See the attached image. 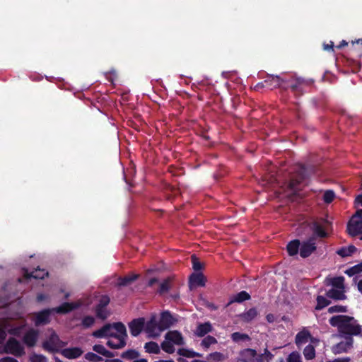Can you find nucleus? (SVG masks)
<instances>
[{"mask_svg": "<svg viewBox=\"0 0 362 362\" xmlns=\"http://www.w3.org/2000/svg\"><path fill=\"white\" fill-rule=\"evenodd\" d=\"M329 322L332 327H337L339 332L344 337L361 336L362 334V326L357 323L354 317L334 315L329 320Z\"/></svg>", "mask_w": 362, "mask_h": 362, "instance_id": "obj_1", "label": "nucleus"}, {"mask_svg": "<svg viewBox=\"0 0 362 362\" xmlns=\"http://www.w3.org/2000/svg\"><path fill=\"white\" fill-rule=\"evenodd\" d=\"M126 329L125 325L121 322L107 323L94 331L92 335L95 338L117 337L119 333L126 335Z\"/></svg>", "mask_w": 362, "mask_h": 362, "instance_id": "obj_2", "label": "nucleus"}, {"mask_svg": "<svg viewBox=\"0 0 362 362\" xmlns=\"http://www.w3.org/2000/svg\"><path fill=\"white\" fill-rule=\"evenodd\" d=\"M308 175L304 165H299L295 172L291 175L288 184V188L293 194H296L300 189L301 184L305 180Z\"/></svg>", "mask_w": 362, "mask_h": 362, "instance_id": "obj_3", "label": "nucleus"}, {"mask_svg": "<svg viewBox=\"0 0 362 362\" xmlns=\"http://www.w3.org/2000/svg\"><path fill=\"white\" fill-rule=\"evenodd\" d=\"M66 344V342L62 341L58 334L52 331L48 339L42 342V347L49 353H57L59 352V348L64 347Z\"/></svg>", "mask_w": 362, "mask_h": 362, "instance_id": "obj_4", "label": "nucleus"}, {"mask_svg": "<svg viewBox=\"0 0 362 362\" xmlns=\"http://www.w3.org/2000/svg\"><path fill=\"white\" fill-rule=\"evenodd\" d=\"M305 81L301 78L291 77L288 79H286L284 82V89H291L292 93L296 96H300L304 93V86Z\"/></svg>", "mask_w": 362, "mask_h": 362, "instance_id": "obj_5", "label": "nucleus"}, {"mask_svg": "<svg viewBox=\"0 0 362 362\" xmlns=\"http://www.w3.org/2000/svg\"><path fill=\"white\" fill-rule=\"evenodd\" d=\"M5 352L12 354L17 357H21L25 354L23 346L13 337H10L4 346Z\"/></svg>", "mask_w": 362, "mask_h": 362, "instance_id": "obj_6", "label": "nucleus"}, {"mask_svg": "<svg viewBox=\"0 0 362 362\" xmlns=\"http://www.w3.org/2000/svg\"><path fill=\"white\" fill-rule=\"evenodd\" d=\"M346 230L351 237L361 235L360 240H362V219L354 214L347 223Z\"/></svg>", "mask_w": 362, "mask_h": 362, "instance_id": "obj_7", "label": "nucleus"}, {"mask_svg": "<svg viewBox=\"0 0 362 362\" xmlns=\"http://www.w3.org/2000/svg\"><path fill=\"white\" fill-rule=\"evenodd\" d=\"M317 250L315 236H310L305 241L300 243V255L303 258L310 257Z\"/></svg>", "mask_w": 362, "mask_h": 362, "instance_id": "obj_8", "label": "nucleus"}, {"mask_svg": "<svg viewBox=\"0 0 362 362\" xmlns=\"http://www.w3.org/2000/svg\"><path fill=\"white\" fill-rule=\"evenodd\" d=\"M110 299L107 295L101 296L95 309V315L98 318L103 320H105L107 318L109 313L107 312L106 307L110 303Z\"/></svg>", "mask_w": 362, "mask_h": 362, "instance_id": "obj_9", "label": "nucleus"}, {"mask_svg": "<svg viewBox=\"0 0 362 362\" xmlns=\"http://www.w3.org/2000/svg\"><path fill=\"white\" fill-rule=\"evenodd\" d=\"M286 78H281L278 75L267 74L264 80V83L267 88L273 90L274 88H281L284 89Z\"/></svg>", "mask_w": 362, "mask_h": 362, "instance_id": "obj_10", "label": "nucleus"}, {"mask_svg": "<svg viewBox=\"0 0 362 362\" xmlns=\"http://www.w3.org/2000/svg\"><path fill=\"white\" fill-rule=\"evenodd\" d=\"M160 325L155 317H152L144 326L145 332L150 337H158L162 331H160Z\"/></svg>", "mask_w": 362, "mask_h": 362, "instance_id": "obj_11", "label": "nucleus"}, {"mask_svg": "<svg viewBox=\"0 0 362 362\" xmlns=\"http://www.w3.org/2000/svg\"><path fill=\"white\" fill-rule=\"evenodd\" d=\"M345 341H340L332 346V351L334 354H339L341 353L347 352L354 344L353 337H345Z\"/></svg>", "mask_w": 362, "mask_h": 362, "instance_id": "obj_12", "label": "nucleus"}, {"mask_svg": "<svg viewBox=\"0 0 362 362\" xmlns=\"http://www.w3.org/2000/svg\"><path fill=\"white\" fill-rule=\"evenodd\" d=\"M145 320L144 317L134 319L129 323L130 333L133 337H137L144 329Z\"/></svg>", "mask_w": 362, "mask_h": 362, "instance_id": "obj_13", "label": "nucleus"}, {"mask_svg": "<svg viewBox=\"0 0 362 362\" xmlns=\"http://www.w3.org/2000/svg\"><path fill=\"white\" fill-rule=\"evenodd\" d=\"M39 336V332L35 329H29L23 336V341L28 347L35 346Z\"/></svg>", "mask_w": 362, "mask_h": 362, "instance_id": "obj_14", "label": "nucleus"}, {"mask_svg": "<svg viewBox=\"0 0 362 362\" xmlns=\"http://www.w3.org/2000/svg\"><path fill=\"white\" fill-rule=\"evenodd\" d=\"M174 319L169 311H163L159 320L160 331H164L170 327L173 324Z\"/></svg>", "mask_w": 362, "mask_h": 362, "instance_id": "obj_15", "label": "nucleus"}, {"mask_svg": "<svg viewBox=\"0 0 362 362\" xmlns=\"http://www.w3.org/2000/svg\"><path fill=\"white\" fill-rule=\"evenodd\" d=\"M127 333L126 332V335H123L122 334H118L117 337H113L117 340V342H115L113 340H108L106 343L107 346L113 349H120L124 348L127 344Z\"/></svg>", "mask_w": 362, "mask_h": 362, "instance_id": "obj_16", "label": "nucleus"}, {"mask_svg": "<svg viewBox=\"0 0 362 362\" xmlns=\"http://www.w3.org/2000/svg\"><path fill=\"white\" fill-rule=\"evenodd\" d=\"M51 311L49 309H45L35 314V325L40 326L49 322V316Z\"/></svg>", "mask_w": 362, "mask_h": 362, "instance_id": "obj_17", "label": "nucleus"}, {"mask_svg": "<svg viewBox=\"0 0 362 362\" xmlns=\"http://www.w3.org/2000/svg\"><path fill=\"white\" fill-rule=\"evenodd\" d=\"M83 351L80 347L64 349L61 351V354L68 359H76L80 357Z\"/></svg>", "mask_w": 362, "mask_h": 362, "instance_id": "obj_18", "label": "nucleus"}, {"mask_svg": "<svg viewBox=\"0 0 362 362\" xmlns=\"http://www.w3.org/2000/svg\"><path fill=\"white\" fill-rule=\"evenodd\" d=\"M206 279L202 272L193 273L189 277L190 286H204Z\"/></svg>", "mask_w": 362, "mask_h": 362, "instance_id": "obj_19", "label": "nucleus"}, {"mask_svg": "<svg viewBox=\"0 0 362 362\" xmlns=\"http://www.w3.org/2000/svg\"><path fill=\"white\" fill-rule=\"evenodd\" d=\"M165 339L176 345H183L184 340L182 334L177 331H170L165 334Z\"/></svg>", "mask_w": 362, "mask_h": 362, "instance_id": "obj_20", "label": "nucleus"}, {"mask_svg": "<svg viewBox=\"0 0 362 362\" xmlns=\"http://www.w3.org/2000/svg\"><path fill=\"white\" fill-rule=\"evenodd\" d=\"M310 228L313 232V234L311 236H315V242L317 237L324 238L327 236V233H326L323 227L317 221H313L311 223Z\"/></svg>", "mask_w": 362, "mask_h": 362, "instance_id": "obj_21", "label": "nucleus"}, {"mask_svg": "<svg viewBox=\"0 0 362 362\" xmlns=\"http://www.w3.org/2000/svg\"><path fill=\"white\" fill-rule=\"evenodd\" d=\"M78 306V305L76 303L65 302L61 304L59 306L54 308V310L57 313L66 314L76 309Z\"/></svg>", "mask_w": 362, "mask_h": 362, "instance_id": "obj_22", "label": "nucleus"}, {"mask_svg": "<svg viewBox=\"0 0 362 362\" xmlns=\"http://www.w3.org/2000/svg\"><path fill=\"white\" fill-rule=\"evenodd\" d=\"M212 330L211 324L209 322L204 323H199L196 330L194 331V334L196 336L199 337H204L208 333L211 332Z\"/></svg>", "mask_w": 362, "mask_h": 362, "instance_id": "obj_23", "label": "nucleus"}, {"mask_svg": "<svg viewBox=\"0 0 362 362\" xmlns=\"http://www.w3.org/2000/svg\"><path fill=\"white\" fill-rule=\"evenodd\" d=\"M300 241L295 239L290 241L286 245L287 252L289 256H295L300 252Z\"/></svg>", "mask_w": 362, "mask_h": 362, "instance_id": "obj_24", "label": "nucleus"}, {"mask_svg": "<svg viewBox=\"0 0 362 362\" xmlns=\"http://www.w3.org/2000/svg\"><path fill=\"white\" fill-rule=\"evenodd\" d=\"M48 276V272L46 271L44 269H40L37 267L35 270H33L32 272L28 273V272H25V276L26 278H34L35 279H43L45 277Z\"/></svg>", "mask_w": 362, "mask_h": 362, "instance_id": "obj_25", "label": "nucleus"}, {"mask_svg": "<svg viewBox=\"0 0 362 362\" xmlns=\"http://www.w3.org/2000/svg\"><path fill=\"white\" fill-rule=\"evenodd\" d=\"M258 315V312L256 308H252L246 312L240 315V318L245 322H250L254 320Z\"/></svg>", "mask_w": 362, "mask_h": 362, "instance_id": "obj_26", "label": "nucleus"}, {"mask_svg": "<svg viewBox=\"0 0 362 362\" xmlns=\"http://www.w3.org/2000/svg\"><path fill=\"white\" fill-rule=\"evenodd\" d=\"M239 356L243 357L248 362H253V358L257 356V351L253 349L247 348L241 350Z\"/></svg>", "mask_w": 362, "mask_h": 362, "instance_id": "obj_27", "label": "nucleus"}, {"mask_svg": "<svg viewBox=\"0 0 362 362\" xmlns=\"http://www.w3.org/2000/svg\"><path fill=\"white\" fill-rule=\"evenodd\" d=\"M93 350L97 354H100L107 358H113L115 356V353L107 350L105 347L101 344L93 345Z\"/></svg>", "mask_w": 362, "mask_h": 362, "instance_id": "obj_28", "label": "nucleus"}, {"mask_svg": "<svg viewBox=\"0 0 362 362\" xmlns=\"http://www.w3.org/2000/svg\"><path fill=\"white\" fill-rule=\"evenodd\" d=\"M310 337V332L308 330L303 329L296 334L295 342L297 346H299L303 343H305Z\"/></svg>", "mask_w": 362, "mask_h": 362, "instance_id": "obj_29", "label": "nucleus"}, {"mask_svg": "<svg viewBox=\"0 0 362 362\" xmlns=\"http://www.w3.org/2000/svg\"><path fill=\"white\" fill-rule=\"evenodd\" d=\"M356 247L354 245H349V247H342L337 251V254L341 257L351 256L356 251Z\"/></svg>", "mask_w": 362, "mask_h": 362, "instance_id": "obj_30", "label": "nucleus"}, {"mask_svg": "<svg viewBox=\"0 0 362 362\" xmlns=\"http://www.w3.org/2000/svg\"><path fill=\"white\" fill-rule=\"evenodd\" d=\"M172 281L173 279L171 277H168L164 279L160 284L158 293L162 295L169 291L171 288Z\"/></svg>", "mask_w": 362, "mask_h": 362, "instance_id": "obj_31", "label": "nucleus"}, {"mask_svg": "<svg viewBox=\"0 0 362 362\" xmlns=\"http://www.w3.org/2000/svg\"><path fill=\"white\" fill-rule=\"evenodd\" d=\"M327 296L328 298L334 299V300H344L346 298V296L343 291H339L334 288L329 289L327 293Z\"/></svg>", "mask_w": 362, "mask_h": 362, "instance_id": "obj_32", "label": "nucleus"}, {"mask_svg": "<svg viewBox=\"0 0 362 362\" xmlns=\"http://www.w3.org/2000/svg\"><path fill=\"white\" fill-rule=\"evenodd\" d=\"M139 277L137 274H133L132 276H126L124 277H120L118 279V285L119 286H127L130 285L132 282L136 281Z\"/></svg>", "mask_w": 362, "mask_h": 362, "instance_id": "obj_33", "label": "nucleus"}, {"mask_svg": "<svg viewBox=\"0 0 362 362\" xmlns=\"http://www.w3.org/2000/svg\"><path fill=\"white\" fill-rule=\"evenodd\" d=\"M145 351L148 354H158L160 353V347L155 341L146 342L144 344Z\"/></svg>", "mask_w": 362, "mask_h": 362, "instance_id": "obj_34", "label": "nucleus"}, {"mask_svg": "<svg viewBox=\"0 0 362 362\" xmlns=\"http://www.w3.org/2000/svg\"><path fill=\"white\" fill-rule=\"evenodd\" d=\"M140 356V354L135 349H128L122 353L121 357L127 360H136Z\"/></svg>", "mask_w": 362, "mask_h": 362, "instance_id": "obj_35", "label": "nucleus"}, {"mask_svg": "<svg viewBox=\"0 0 362 362\" xmlns=\"http://www.w3.org/2000/svg\"><path fill=\"white\" fill-rule=\"evenodd\" d=\"M250 295L247 291H242L233 296V299L230 301V303L233 302L242 303L250 300Z\"/></svg>", "mask_w": 362, "mask_h": 362, "instance_id": "obj_36", "label": "nucleus"}, {"mask_svg": "<svg viewBox=\"0 0 362 362\" xmlns=\"http://www.w3.org/2000/svg\"><path fill=\"white\" fill-rule=\"evenodd\" d=\"M303 353L306 360H312L315 357V349L312 344L307 345Z\"/></svg>", "mask_w": 362, "mask_h": 362, "instance_id": "obj_37", "label": "nucleus"}, {"mask_svg": "<svg viewBox=\"0 0 362 362\" xmlns=\"http://www.w3.org/2000/svg\"><path fill=\"white\" fill-rule=\"evenodd\" d=\"M316 300L317 305L315 308L316 310H320L331 303L329 300L322 296H317Z\"/></svg>", "mask_w": 362, "mask_h": 362, "instance_id": "obj_38", "label": "nucleus"}, {"mask_svg": "<svg viewBox=\"0 0 362 362\" xmlns=\"http://www.w3.org/2000/svg\"><path fill=\"white\" fill-rule=\"evenodd\" d=\"M231 339L234 342H240L241 341H250L251 340V338L247 334L245 333H241L239 332H233L231 334Z\"/></svg>", "mask_w": 362, "mask_h": 362, "instance_id": "obj_39", "label": "nucleus"}, {"mask_svg": "<svg viewBox=\"0 0 362 362\" xmlns=\"http://www.w3.org/2000/svg\"><path fill=\"white\" fill-rule=\"evenodd\" d=\"M177 354L180 356L187 357V358H194V357H201L202 355L197 352H195L192 350L187 349H179Z\"/></svg>", "mask_w": 362, "mask_h": 362, "instance_id": "obj_40", "label": "nucleus"}, {"mask_svg": "<svg viewBox=\"0 0 362 362\" xmlns=\"http://www.w3.org/2000/svg\"><path fill=\"white\" fill-rule=\"evenodd\" d=\"M362 272V262L357 264L345 271V274L349 276H353Z\"/></svg>", "mask_w": 362, "mask_h": 362, "instance_id": "obj_41", "label": "nucleus"}, {"mask_svg": "<svg viewBox=\"0 0 362 362\" xmlns=\"http://www.w3.org/2000/svg\"><path fill=\"white\" fill-rule=\"evenodd\" d=\"M216 343L217 340L214 337L208 335L206 337H204V339L202 341L201 345L204 349H208L211 345L215 344Z\"/></svg>", "mask_w": 362, "mask_h": 362, "instance_id": "obj_42", "label": "nucleus"}, {"mask_svg": "<svg viewBox=\"0 0 362 362\" xmlns=\"http://www.w3.org/2000/svg\"><path fill=\"white\" fill-rule=\"evenodd\" d=\"M84 358L90 362H100L103 358L93 352H88L84 355Z\"/></svg>", "mask_w": 362, "mask_h": 362, "instance_id": "obj_43", "label": "nucleus"}, {"mask_svg": "<svg viewBox=\"0 0 362 362\" xmlns=\"http://www.w3.org/2000/svg\"><path fill=\"white\" fill-rule=\"evenodd\" d=\"M191 259L192 263V268L194 271H201L204 268L202 263L199 261V258L197 257L194 255H192Z\"/></svg>", "mask_w": 362, "mask_h": 362, "instance_id": "obj_44", "label": "nucleus"}, {"mask_svg": "<svg viewBox=\"0 0 362 362\" xmlns=\"http://www.w3.org/2000/svg\"><path fill=\"white\" fill-rule=\"evenodd\" d=\"M162 349L168 354H173L175 351V347L170 341L168 340L164 341L161 343Z\"/></svg>", "mask_w": 362, "mask_h": 362, "instance_id": "obj_45", "label": "nucleus"}, {"mask_svg": "<svg viewBox=\"0 0 362 362\" xmlns=\"http://www.w3.org/2000/svg\"><path fill=\"white\" fill-rule=\"evenodd\" d=\"M95 318L93 316L87 315L85 316L81 322V325L84 328H89L95 323Z\"/></svg>", "mask_w": 362, "mask_h": 362, "instance_id": "obj_46", "label": "nucleus"}, {"mask_svg": "<svg viewBox=\"0 0 362 362\" xmlns=\"http://www.w3.org/2000/svg\"><path fill=\"white\" fill-rule=\"evenodd\" d=\"M30 362H47V358L42 354L33 353L29 358Z\"/></svg>", "mask_w": 362, "mask_h": 362, "instance_id": "obj_47", "label": "nucleus"}, {"mask_svg": "<svg viewBox=\"0 0 362 362\" xmlns=\"http://www.w3.org/2000/svg\"><path fill=\"white\" fill-rule=\"evenodd\" d=\"M335 197V194L334 191L332 190H326L323 194V201L326 204H330L333 202L334 199Z\"/></svg>", "mask_w": 362, "mask_h": 362, "instance_id": "obj_48", "label": "nucleus"}, {"mask_svg": "<svg viewBox=\"0 0 362 362\" xmlns=\"http://www.w3.org/2000/svg\"><path fill=\"white\" fill-rule=\"evenodd\" d=\"M344 281L343 276L334 277L332 279L331 284L334 287L344 288Z\"/></svg>", "mask_w": 362, "mask_h": 362, "instance_id": "obj_49", "label": "nucleus"}, {"mask_svg": "<svg viewBox=\"0 0 362 362\" xmlns=\"http://www.w3.org/2000/svg\"><path fill=\"white\" fill-rule=\"evenodd\" d=\"M347 311L346 307L343 305H334L331 306L328 308V313H346Z\"/></svg>", "mask_w": 362, "mask_h": 362, "instance_id": "obj_50", "label": "nucleus"}, {"mask_svg": "<svg viewBox=\"0 0 362 362\" xmlns=\"http://www.w3.org/2000/svg\"><path fill=\"white\" fill-rule=\"evenodd\" d=\"M287 362H301L300 354L298 352H292L289 354Z\"/></svg>", "mask_w": 362, "mask_h": 362, "instance_id": "obj_51", "label": "nucleus"}, {"mask_svg": "<svg viewBox=\"0 0 362 362\" xmlns=\"http://www.w3.org/2000/svg\"><path fill=\"white\" fill-rule=\"evenodd\" d=\"M223 354L220 352H214L210 354L209 358L214 361H221L223 360Z\"/></svg>", "mask_w": 362, "mask_h": 362, "instance_id": "obj_52", "label": "nucleus"}, {"mask_svg": "<svg viewBox=\"0 0 362 362\" xmlns=\"http://www.w3.org/2000/svg\"><path fill=\"white\" fill-rule=\"evenodd\" d=\"M263 355L267 362H271V361L274 358V355L268 350L267 348L264 349Z\"/></svg>", "mask_w": 362, "mask_h": 362, "instance_id": "obj_53", "label": "nucleus"}, {"mask_svg": "<svg viewBox=\"0 0 362 362\" xmlns=\"http://www.w3.org/2000/svg\"><path fill=\"white\" fill-rule=\"evenodd\" d=\"M264 361H266L264 359V356L263 354H257V356L255 357V358H253V362H264Z\"/></svg>", "mask_w": 362, "mask_h": 362, "instance_id": "obj_54", "label": "nucleus"}, {"mask_svg": "<svg viewBox=\"0 0 362 362\" xmlns=\"http://www.w3.org/2000/svg\"><path fill=\"white\" fill-rule=\"evenodd\" d=\"M0 362H18V360L10 356H6L0 359Z\"/></svg>", "mask_w": 362, "mask_h": 362, "instance_id": "obj_55", "label": "nucleus"}, {"mask_svg": "<svg viewBox=\"0 0 362 362\" xmlns=\"http://www.w3.org/2000/svg\"><path fill=\"white\" fill-rule=\"evenodd\" d=\"M6 337V333L5 330L0 328V344H2Z\"/></svg>", "mask_w": 362, "mask_h": 362, "instance_id": "obj_56", "label": "nucleus"}, {"mask_svg": "<svg viewBox=\"0 0 362 362\" xmlns=\"http://www.w3.org/2000/svg\"><path fill=\"white\" fill-rule=\"evenodd\" d=\"M324 49L327 51L334 50V42L330 41L329 44L324 45Z\"/></svg>", "mask_w": 362, "mask_h": 362, "instance_id": "obj_57", "label": "nucleus"}, {"mask_svg": "<svg viewBox=\"0 0 362 362\" xmlns=\"http://www.w3.org/2000/svg\"><path fill=\"white\" fill-rule=\"evenodd\" d=\"M265 83H264V81H262V82H259L258 83H257L255 87H254V89L255 90H259L260 89H262V88H266Z\"/></svg>", "mask_w": 362, "mask_h": 362, "instance_id": "obj_58", "label": "nucleus"}, {"mask_svg": "<svg viewBox=\"0 0 362 362\" xmlns=\"http://www.w3.org/2000/svg\"><path fill=\"white\" fill-rule=\"evenodd\" d=\"M266 319L268 322L272 323L274 322L275 320V317L273 314L269 313L266 315Z\"/></svg>", "mask_w": 362, "mask_h": 362, "instance_id": "obj_59", "label": "nucleus"}, {"mask_svg": "<svg viewBox=\"0 0 362 362\" xmlns=\"http://www.w3.org/2000/svg\"><path fill=\"white\" fill-rule=\"evenodd\" d=\"M158 281V279L157 278H151L148 282V286L151 287L153 286L155 284H156L157 282Z\"/></svg>", "mask_w": 362, "mask_h": 362, "instance_id": "obj_60", "label": "nucleus"}, {"mask_svg": "<svg viewBox=\"0 0 362 362\" xmlns=\"http://www.w3.org/2000/svg\"><path fill=\"white\" fill-rule=\"evenodd\" d=\"M355 203L362 206V194H359L356 197Z\"/></svg>", "mask_w": 362, "mask_h": 362, "instance_id": "obj_61", "label": "nucleus"}, {"mask_svg": "<svg viewBox=\"0 0 362 362\" xmlns=\"http://www.w3.org/2000/svg\"><path fill=\"white\" fill-rule=\"evenodd\" d=\"M350 358L349 357L339 358L335 361V362H349Z\"/></svg>", "mask_w": 362, "mask_h": 362, "instance_id": "obj_62", "label": "nucleus"}, {"mask_svg": "<svg viewBox=\"0 0 362 362\" xmlns=\"http://www.w3.org/2000/svg\"><path fill=\"white\" fill-rule=\"evenodd\" d=\"M354 214L356 215V217H358L362 219V209L357 210Z\"/></svg>", "mask_w": 362, "mask_h": 362, "instance_id": "obj_63", "label": "nucleus"}, {"mask_svg": "<svg viewBox=\"0 0 362 362\" xmlns=\"http://www.w3.org/2000/svg\"><path fill=\"white\" fill-rule=\"evenodd\" d=\"M105 362H123V361L120 359L115 358V359H106V360H105Z\"/></svg>", "mask_w": 362, "mask_h": 362, "instance_id": "obj_64", "label": "nucleus"}]
</instances>
